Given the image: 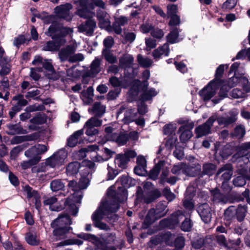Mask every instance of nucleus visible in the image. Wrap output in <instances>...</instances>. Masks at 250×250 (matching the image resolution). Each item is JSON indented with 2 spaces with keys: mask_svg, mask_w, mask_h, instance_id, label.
Masks as SVG:
<instances>
[{
  "mask_svg": "<svg viewBox=\"0 0 250 250\" xmlns=\"http://www.w3.org/2000/svg\"><path fill=\"white\" fill-rule=\"evenodd\" d=\"M241 85L243 87V92L246 94L250 93V83L249 82L248 79L244 76L241 79Z\"/></svg>",
  "mask_w": 250,
  "mask_h": 250,
  "instance_id": "53",
  "label": "nucleus"
},
{
  "mask_svg": "<svg viewBox=\"0 0 250 250\" xmlns=\"http://www.w3.org/2000/svg\"><path fill=\"white\" fill-rule=\"evenodd\" d=\"M166 205L164 203H159L157 206L156 209H155V212L157 217H162L164 216L167 213L166 211Z\"/></svg>",
  "mask_w": 250,
  "mask_h": 250,
  "instance_id": "45",
  "label": "nucleus"
},
{
  "mask_svg": "<svg viewBox=\"0 0 250 250\" xmlns=\"http://www.w3.org/2000/svg\"><path fill=\"white\" fill-rule=\"evenodd\" d=\"M42 71V67H37L36 68H31L30 69V76L35 81H37L40 78V75L37 72H40Z\"/></svg>",
  "mask_w": 250,
  "mask_h": 250,
  "instance_id": "61",
  "label": "nucleus"
},
{
  "mask_svg": "<svg viewBox=\"0 0 250 250\" xmlns=\"http://www.w3.org/2000/svg\"><path fill=\"white\" fill-rule=\"evenodd\" d=\"M192 170V168L181 163L174 165L171 169V172L173 174L176 175L184 174L190 176H194V174L193 173Z\"/></svg>",
  "mask_w": 250,
  "mask_h": 250,
  "instance_id": "17",
  "label": "nucleus"
},
{
  "mask_svg": "<svg viewBox=\"0 0 250 250\" xmlns=\"http://www.w3.org/2000/svg\"><path fill=\"white\" fill-rule=\"evenodd\" d=\"M215 166L211 164H207L203 166V172L206 174H212L215 171Z\"/></svg>",
  "mask_w": 250,
  "mask_h": 250,
  "instance_id": "55",
  "label": "nucleus"
},
{
  "mask_svg": "<svg viewBox=\"0 0 250 250\" xmlns=\"http://www.w3.org/2000/svg\"><path fill=\"white\" fill-rule=\"evenodd\" d=\"M242 77H244V76H238L235 73L234 76L229 80L228 82V85H224L221 87L219 94V96L222 98L226 97L229 88L237 85L238 84H241V79Z\"/></svg>",
  "mask_w": 250,
  "mask_h": 250,
  "instance_id": "6",
  "label": "nucleus"
},
{
  "mask_svg": "<svg viewBox=\"0 0 250 250\" xmlns=\"http://www.w3.org/2000/svg\"><path fill=\"white\" fill-rule=\"evenodd\" d=\"M161 195L160 191L157 189L151 190L144 197V202L146 203H149L153 202L155 199L159 197Z\"/></svg>",
  "mask_w": 250,
  "mask_h": 250,
  "instance_id": "34",
  "label": "nucleus"
},
{
  "mask_svg": "<svg viewBox=\"0 0 250 250\" xmlns=\"http://www.w3.org/2000/svg\"><path fill=\"white\" fill-rule=\"evenodd\" d=\"M9 129L8 134L14 135L16 134H24L25 130L18 125H7Z\"/></svg>",
  "mask_w": 250,
  "mask_h": 250,
  "instance_id": "37",
  "label": "nucleus"
},
{
  "mask_svg": "<svg viewBox=\"0 0 250 250\" xmlns=\"http://www.w3.org/2000/svg\"><path fill=\"white\" fill-rule=\"evenodd\" d=\"M43 204L44 205L49 206L51 210L59 211L62 208L59 206L57 199L54 196L45 198Z\"/></svg>",
  "mask_w": 250,
  "mask_h": 250,
  "instance_id": "23",
  "label": "nucleus"
},
{
  "mask_svg": "<svg viewBox=\"0 0 250 250\" xmlns=\"http://www.w3.org/2000/svg\"><path fill=\"white\" fill-rule=\"evenodd\" d=\"M213 200L216 203H224L226 201V198L220 192H215L213 195Z\"/></svg>",
  "mask_w": 250,
  "mask_h": 250,
  "instance_id": "64",
  "label": "nucleus"
},
{
  "mask_svg": "<svg viewBox=\"0 0 250 250\" xmlns=\"http://www.w3.org/2000/svg\"><path fill=\"white\" fill-rule=\"evenodd\" d=\"M193 127V125L192 123L186 125L181 126L179 131L181 132L180 135V140L182 142H186L192 136V134L191 129Z\"/></svg>",
  "mask_w": 250,
  "mask_h": 250,
  "instance_id": "18",
  "label": "nucleus"
},
{
  "mask_svg": "<svg viewBox=\"0 0 250 250\" xmlns=\"http://www.w3.org/2000/svg\"><path fill=\"white\" fill-rule=\"evenodd\" d=\"M96 26V22L92 20H87L85 23L82 24L79 27L80 32H85L87 34H91Z\"/></svg>",
  "mask_w": 250,
  "mask_h": 250,
  "instance_id": "22",
  "label": "nucleus"
},
{
  "mask_svg": "<svg viewBox=\"0 0 250 250\" xmlns=\"http://www.w3.org/2000/svg\"><path fill=\"white\" fill-rule=\"evenodd\" d=\"M71 223L72 221L67 215H60L51 223V227L54 229L53 234L57 239L65 238V234L72 229L68 226Z\"/></svg>",
  "mask_w": 250,
  "mask_h": 250,
  "instance_id": "2",
  "label": "nucleus"
},
{
  "mask_svg": "<svg viewBox=\"0 0 250 250\" xmlns=\"http://www.w3.org/2000/svg\"><path fill=\"white\" fill-rule=\"evenodd\" d=\"M159 218H160V217H157L155 209L151 208L149 210L146 217L145 222L146 224L149 225L155 222Z\"/></svg>",
  "mask_w": 250,
  "mask_h": 250,
  "instance_id": "39",
  "label": "nucleus"
},
{
  "mask_svg": "<svg viewBox=\"0 0 250 250\" xmlns=\"http://www.w3.org/2000/svg\"><path fill=\"white\" fill-rule=\"evenodd\" d=\"M169 53L168 45L164 44L162 46L158 47L152 52V56L155 59H159L163 55L167 56Z\"/></svg>",
  "mask_w": 250,
  "mask_h": 250,
  "instance_id": "25",
  "label": "nucleus"
},
{
  "mask_svg": "<svg viewBox=\"0 0 250 250\" xmlns=\"http://www.w3.org/2000/svg\"><path fill=\"white\" fill-rule=\"evenodd\" d=\"M72 8L71 4L66 3L57 6L55 8L56 14L60 18H63L66 21H70L73 17L72 14L70 13V10Z\"/></svg>",
  "mask_w": 250,
  "mask_h": 250,
  "instance_id": "9",
  "label": "nucleus"
},
{
  "mask_svg": "<svg viewBox=\"0 0 250 250\" xmlns=\"http://www.w3.org/2000/svg\"><path fill=\"white\" fill-rule=\"evenodd\" d=\"M13 100L17 101L16 105H18L21 109L27 104V101L23 99V96L22 95H18L14 97Z\"/></svg>",
  "mask_w": 250,
  "mask_h": 250,
  "instance_id": "51",
  "label": "nucleus"
},
{
  "mask_svg": "<svg viewBox=\"0 0 250 250\" xmlns=\"http://www.w3.org/2000/svg\"><path fill=\"white\" fill-rule=\"evenodd\" d=\"M83 130L82 129L79 130L75 132L68 139V145L70 147L75 146L78 142V139L83 134Z\"/></svg>",
  "mask_w": 250,
  "mask_h": 250,
  "instance_id": "30",
  "label": "nucleus"
},
{
  "mask_svg": "<svg viewBox=\"0 0 250 250\" xmlns=\"http://www.w3.org/2000/svg\"><path fill=\"white\" fill-rule=\"evenodd\" d=\"M192 227V224L190 220L188 218H185L184 222L181 225V229L185 231H188L190 230Z\"/></svg>",
  "mask_w": 250,
  "mask_h": 250,
  "instance_id": "59",
  "label": "nucleus"
},
{
  "mask_svg": "<svg viewBox=\"0 0 250 250\" xmlns=\"http://www.w3.org/2000/svg\"><path fill=\"white\" fill-rule=\"evenodd\" d=\"M136 117L137 113L135 112V110L129 108L125 110V117L122 121L125 124H128L134 121Z\"/></svg>",
  "mask_w": 250,
  "mask_h": 250,
  "instance_id": "29",
  "label": "nucleus"
},
{
  "mask_svg": "<svg viewBox=\"0 0 250 250\" xmlns=\"http://www.w3.org/2000/svg\"><path fill=\"white\" fill-rule=\"evenodd\" d=\"M86 125L92 126V127L99 126L102 125V120L97 119L96 117H93L89 119L85 124Z\"/></svg>",
  "mask_w": 250,
  "mask_h": 250,
  "instance_id": "54",
  "label": "nucleus"
},
{
  "mask_svg": "<svg viewBox=\"0 0 250 250\" xmlns=\"http://www.w3.org/2000/svg\"><path fill=\"white\" fill-rule=\"evenodd\" d=\"M238 114L237 111H232L230 112V116L228 118L220 117L217 119V122L220 125H227L235 122L237 120V116Z\"/></svg>",
  "mask_w": 250,
  "mask_h": 250,
  "instance_id": "21",
  "label": "nucleus"
},
{
  "mask_svg": "<svg viewBox=\"0 0 250 250\" xmlns=\"http://www.w3.org/2000/svg\"><path fill=\"white\" fill-rule=\"evenodd\" d=\"M82 99L85 104H88L92 103L94 96V89L92 86L87 88L82 93Z\"/></svg>",
  "mask_w": 250,
  "mask_h": 250,
  "instance_id": "27",
  "label": "nucleus"
},
{
  "mask_svg": "<svg viewBox=\"0 0 250 250\" xmlns=\"http://www.w3.org/2000/svg\"><path fill=\"white\" fill-rule=\"evenodd\" d=\"M84 128L85 129V133L88 136H93L98 134V130L92 126L86 125H84Z\"/></svg>",
  "mask_w": 250,
  "mask_h": 250,
  "instance_id": "62",
  "label": "nucleus"
},
{
  "mask_svg": "<svg viewBox=\"0 0 250 250\" xmlns=\"http://www.w3.org/2000/svg\"><path fill=\"white\" fill-rule=\"evenodd\" d=\"M118 208L119 205L115 202L113 203H110L108 201L103 202L92 216V219L95 226L101 229L107 230L108 227L105 224L101 222V220L109 212L116 211Z\"/></svg>",
  "mask_w": 250,
  "mask_h": 250,
  "instance_id": "1",
  "label": "nucleus"
},
{
  "mask_svg": "<svg viewBox=\"0 0 250 250\" xmlns=\"http://www.w3.org/2000/svg\"><path fill=\"white\" fill-rule=\"evenodd\" d=\"M185 216L181 211H178L172 214L170 218V223L175 225L179 223V222L184 219Z\"/></svg>",
  "mask_w": 250,
  "mask_h": 250,
  "instance_id": "46",
  "label": "nucleus"
},
{
  "mask_svg": "<svg viewBox=\"0 0 250 250\" xmlns=\"http://www.w3.org/2000/svg\"><path fill=\"white\" fill-rule=\"evenodd\" d=\"M247 212V207L245 206L239 205L235 209V213L238 221H242L245 217Z\"/></svg>",
  "mask_w": 250,
  "mask_h": 250,
  "instance_id": "41",
  "label": "nucleus"
},
{
  "mask_svg": "<svg viewBox=\"0 0 250 250\" xmlns=\"http://www.w3.org/2000/svg\"><path fill=\"white\" fill-rule=\"evenodd\" d=\"M79 238L85 240L91 241L93 243L98 245L99 242V239L95 235L88 233H81L78 235Z\"/></svg>",
  "mask_w": 250,
  "mask_h": 250,
  "instance_id": "44",
  "label": "nucleus"
},
{
  "mask_svg": "<svg viewBox=\"0 0 250 250\" xmlns=\"http://www.w3.org/2000/svg\"><path fill=\"white\" fill-rule=\"evenodd\" d=\"M250 149V142H246L242 144L241 145L236 147V150L237 153L233 155V159H237L238 162H240L241 160L244 161L246 163H248L250 159V152L248 153L247 156H243L244 151Z\"/></svg>",
  "mask_w": 250,
  "mask_h": 250,
  "instance_id": "10",
  "label": "nucleus"
},
{
  "mask_svg": "<svg viewBox=\"0 0 250 250\" xmlns=\"http://www.w3.org/2000/svg\"><path fill=\"white\" fill-rule=\"evenodd\" d=\"M98 148V147L96 145L89 146L87 147L83 148L79 151L76 153V157L79 159H83L87 155L97 150Z\"/></svg>",
  "mask_w": 250,
  "mask_h": 250,
  "instance_id": "26",
  "label": "nucleus"
},
{
  "mask_svg": "<svg viewBox=\"0 0 250 250\" xmlns=\"http://www.w3.org/2000/svg\"><path fill=\"white\" fill-rule=\"evenodd\" d=\"M89 183L88 178L85 176L82 177L78 183V188L80 190L84 189L88 187Z\"/></svg>",
  "mask_w": 250,
  "mask_h": 250,
  "instance_id": "60",
  "label": "nucleus"
},
{
  "mask_svg": "<svg viewBox=\"0 0 250 250\" xmlns=\"http://www.w3.org/2000/svg\"><path fill=\"white\" fill-rule=\"evenodd\" d=\"M232 153V150L229 146H226L220 152L221 155L223 158H226Z\"/></svg>",
  "mask_w": 250,
  "mask_h": 250,
  "instance_id": "63",
  "label": "nucleus"
},
{
  "mask_svg": "<svg viewBox=\"0 0 250 250\" xmlns=\"http://www.w3.org/2000/svg\"><path fill=\"white\" fill-rule=\"evenodd\" d=\"M36 150V147H35V146H32L25 151L24 155L26 157L30 158V159H35L38 158L39 162L41 157L38 155Z\"/></svg>",
  "mask_w": 250,
  "mask_h": 250,
  "instance_id": "42",
  "label": "nucleus"
},
{
  "mask_svg": "<svg viewBox=\"0 0 250 250\" xmlns=\"http://www.w3.org/2000/svg\"><path fill=\"white\" fill-rule=\"evenodd\" d=\"M38 162L39 159L38 158L35 159H30L28 161L22 162L21 164V166L23 169H26L29 168L32 166L36 165Z\"/></svg>",
  "mask_w": 250,
  "mask_h": 250,
  "instance_id": "48",
  "label": "nucleus"
},
{
  "mask_svg": "<svg viewBox=\"0 0 250 250\" xmlns=\"http://www.w3.org/2000/svg\"><path fill=\"white\" fill-rule=\"evenodd\" d=\"M101 60L98 58H96L92 62L91 64L90 73L92 75H95L98 73L100 71V64Z\"/></svg>",
  "mask_w": 250,
  "mask_h": 250,
  "instance_id": "40",
  "label": "nucleus"
},
{
  "mask_svg": "<svg viewBox=\"0 0 250 250\" xmlns=\"http://www.w3.org/2000/svg\"><path fill=\"white\" fill-rule=\"evenodd\" d=\"M222 174L221 178L223 180L222 186L227 184L228 181L231 177L232 175V167L231 165L226 164L221 167L217 172V175Z\"/></svg>",
  "mask_w": 250,
  "mask_h": 250,
  "instance_id": "14",
  "label": "nucleus"
},
{
  "mask_svg": "<svg viewBox=\"0 0 250 250\" xmlns=\"http://www.w3.org/2000/svg\"><path fill=\"white\" fill-rule=\"evenodd\" d=\"M77 46V43L75 42H74L72 44L62 48L59 52V57L61 61H69L70 56H71V55L74 53Z\"/></svg>",
  "mask_w": 250,
  "mask_h": 250,
  "instance_id": "11",
  "label": "nucleus"
},
{
  "mask_svg": "<svg viewBox=\"0 0 250 250\" xmlns=\"http://www.w3.org/2000/svg\"><path fill=\"white\" fill-rule=\"evenodd\" d=\"M230 95L234 99H241L246 98L247 95L241 89L234 88L230 93Z\"/></svg>",
  "mask_w": 250,
  "mask_h": 250,
  "instance_id": "47",
  "label": "nucleus"
},
{
  "mask_svg": "<svg viewBox=\"0 0 250 250\" xmlns=\"http://www.w3.org/2000/svg\"><path fill=\"white\" fill-rule=\"evenodd\" d=\"M134 58L133 56L130 54H124L120 59V65L123 67H130L133 64Z\"/></svg>",
  "mask_w": 250,
  "mask_h": 250,
  "instance_id": "28",
  "label": "nucleus"
},
{
  "mask_svg": "<svg viewBox=\"0 0 250 250\" xmlns=\"http://www.w3.org/2000/svg\"><path fill=\"white\" fill-rule=\"evenodd\" d=\"M83 243L82 240L79 239H72L62 242L57 244V247H60L62 246H66L69 245H78L79 246L81 245Z\"/></svg>",
  "mask_w": 250,
  "mask_h": 250,
  "instance_id": "52",
  "label": "nucleus"
},
{
  "mask_svg": "<svg viewBox=\"0 0 250 250\" xmlns=\"http://www.w3.org/2000/svg\"><path fill=\"white\" fill-rule=\"evenodd\" d=\"M179 31L177 27H172L169 34L167 36V41L170 43H175L178 42Z\"/></svg>",
  "mask_w": 250,
  "mask_h": 250,
  "instance_id": "33",
  "label": "nucleus"
},
{
  "mask_svg": "<svg viewBox=\"0 0 250 250\" xmlns=\"http://www.w3.org/2000/svg\"><path fill=\"white\" fill-rule=\"evenodd\" d=\"M216 120L214 117H211L208 119V121L202 125L198 126L196 129L197 137L198 138L208 134L210 132V126Z\"/></svg>",
  "mask_w": 250,
  "mask_h": 250,
  "instance_id": "16",
  "label": "nucleus"
},
{
  "mask_svg": "<svg viewBox=\"0 0 250 250\" xmlns=\"http://www.w3.org/2000/svg\"><path fill=\"white\" fill-rule=\"evenodd\" d=\"M1 66V69L0 71V75L1 76L8 74L10 71V65L8 64V60L6 61H3L1 64H0Z\"/></svg>",
  "mask_w": 250,
  "mask_h": 250,
  "instance_id": "50",
  "label": "nucleus"
},
{
  "mask_svg": "<svg viewBox=\"0 0 250 250\" xmlns=\"http://www.w3.org/2000/svg\"><path fill=\"white\" fill-rule=\"evenodd\" d=\"M67 156V152L64 149H61L48 159L46 163L52 167H58L64 162Z\"/></svg>",
  "mask_w": 250,
  "mask_h": 250,
  "instance_id": "5",
  "label": "nucleus"
},
{
  "mask_svg": "<svg viewBox=\"0 0 250 250\" xmlns=\"http://www.w3.org/2000/svg\"><path fill=\"white\" fill-rule=\"evenodd\" d=\"M176 128L175 124H169L166 125L164 127V132L165 134L170 135L176 130Z\"/></svg>",
  "mask_w": 250,
  "mask_h": 250,
  "instance_id": "58",
  "label": "nucleus"
},
{
  "mask_svg": "<svg viewBox=\"0 0 250 250\" xmlns=\"http://www.w3.org/2000/svg\"><path fill=\"white\" fill-rule=\"evenodd\" d=\"M54 41L47 42L43 46V50L48 51H55L59 49L61 45L66 42V40L63 37L55 38L52 37Z\"/></svg>",
  "mask_w": 250,
  "mask_h": 250,
  "instance_id": "12",
  "label": "nucleus"
},
{
  "mask_svg": "<svg viewBox=\"0 0 250 250\" xmlns=\"http://www.w3.org/2000/svg\"><path fill=\"white\" fill-rule=\"evenodd\" d=\"M128 159L123 154H118L115 159V164L116 166L121 168H125L128 162Z\"/></svg>",
  "mask_w": 250,
  "mask_h": 250,
  "instance_id": "32",
  "label": "nucleus"
},
{
  "mask_svg": "<svg viewBox=\"0 0 250 250\" xmlns=\"http://www.w3.org/2000/svg\"><path fill=\"white\" fill-rule=\"evenodd\" d=\"M106 133V137L108 140L115 141L119 145H125L128 140L127 134H119L111 127L109 126L105 128Z\"/></svg>",
  "mask_w": 250,
  "mask_h": 250,
  "instance_id": "3",
  "label": "nucleus"
},
{
  "mask_svg": "<svg viewBox=\"0 0 250 250\" xmlns=\"http://www.w3.org/2000/svg\"><path fill=\"white\" fill-rule=\"evenodd\" d=\"M148 82L147 81H145L141 84L143 93L141 94V100L145 102L147 100H151L153 97L155 96L157 94V92L154 88L147 89Z\"/></svg>",
  "mask_w": 250,
  "mask_h": 250,
  "instance_id": "13",
  "label": "nucleus"
},
{
  "mask_svg": "<svg viewBox=\"0 0 250 250\" xmlns=\"http://www.w3.org/2000/svg\"><path fill=\"white\" fill-rule=\"evenodd\" d=\"M103 55L104 56L107 61L110 63H114L117 62V59L114 57L110 52L106 49L103 50Z\"/></svg>",
  "mask_w": 250,
  "mask_h": 250,
  "instance_id": "49",
  "label": "nucleus"
},
{
  "mask_svg": "<svg viewBox=\"0 0 250 250\" xmlns=\"http://www.w3.org/2000/svg\"><path fill=\"white\" fill-rule=\"evenodd\" d=\"M106 107L100 102H96L94 103L92 111L96 117H101L105 112Z\"/></svg>",
  "mask_w": 250,
  "mask_h": 250,
  "instance_id": "31",
  "label": "nucleus"
},
{
  "mask_svg": "<svg viewBox=\"0 0 250 250\" xmlns=\"http://www.w3.org/2000/svg\"><path fill=\"white\" fill-rule=\"evenodd\" d=\"M218 81H213L202 90L200 91V95L201 98L205 101L210 100L215 94L218 88Z\"/></svg>",
  "mask_w": 250,
  "mask_h": 250,
  "instance_id": "4",
  "label": "nucleus"
},
{
  "mask_svg": "<svg viewBox=\"0 0 250 250\" xmlns=\"http://www.w3.org/2000/svg\"><path fill=\"white\" fill-rule=\"evenodd\" d=\"M87 167L88 168H92L94 167V164L91 161H83L82 162V166H81L80 164L77 162H74L70 163L66 168V173L68 175H74L79 171L80 168H84V167Z\"/></svg>",
  "mask_w": 250,
  "mask_h": 250,
  "instance_id": "8",
  "label": "nucleus"
},
{
  "mask_svg": "<svg viewBox=\"0 0 250 250\" xmlns=\"http://www.w3.org/2000/svg\"><path fill=\"white\" fill-rule=\"evenodd\" d=\"M197 211L202 220L207 223L210 221L211 213L210 208L207 204H203L198 207Z\"/></svg>",
  "mask_w": 250,
  "mask_h": 250,
  "instance_id": "15",
  "label": "nucleus"
},
{
  "mask_svg": "<svg viewBox=\"0 0 250 250\" xmlns=\"http://www.w3.org/2000/svg\"><path fill=\"white\" fill-rule=\"evenodd\" d=\"M137 59L139 64L143 67H149L153 63V61L151 59L143 57L140 54L137 55Z\"/></svg>",
  "mask_w": 250,
  "mask_h": 250,
  "instance_id": "36",
  "label": "nucleus"
},
{
  "mask_svg": "<svg viewBox=\"0 0 250 250\" xmlns=\"http://www.w3.org/2000/svg\"><path fill=\"white\" fill-rule=\"evenodd\" d=\"M164 166V162L162 161L160 162L156 165L153 168L150 170L149 173V177L153 180L157 179L161 169Z\"/></svg>",
  "mask_w": 250,
  "mask_h": 250,
  "instance_id": "38",
  "label": "nucleus"
},
{
  "mask_svg": "<svg viewBox=\"0 0 250 250\" xmlns=\"http://www.w3.org/2000/svg\"><path fill=\"white\" fill-rule=\"evenodd\" d=\"M97 17L99 21V26L101 28H107L110 25L109 15L103 10L97 13Z\"/></svg>",
  "mask_w": 250,
  "mask_h": 250,
  "instance_id": "19",
  "label": "nucleus"
},
{
  "mask_svg": "<svg viewBox=\"0 0 250 250\" xmlns=\"http://www.w3.org/2000/svg\"><path fill=\"white\" fill-rule=\"evenodd\" d=\"M245 134V129L243 126H237L234 130V135L238 138H242Z\"/></svg>",
  "mask_w": 250,
  "mask_h": 250,
  "instance_id": "57",
  "label": "nucleus"
},
{
  "mask_svg": "<svg viewBox=\"0 0 250 250\" xmlns=\"http://www.w3.org/2000/svg\"><path fill=\"white\" fill-rule=\"evenodd\" d=\"M128 22L127 18L124 16H120L115 18V21L113 24V28L114 32L117 34H120L122 33L121 26H124Z\"/></svg>",
  "mask_w": 250,
  "mask_h": 250,
  "instance_id": "20",
  "label": "nucleus"
},
{
  "mask_svg": "<svg viewBox=\"0 0 250 250\" xmlns=\"http://www.w3.org/2000/svg\"><path fill=\"white\" fill-rule=\"evenodd\" d=\"M68 186L75 191L74 193V201L76 203H80L83 197V195L82 192L80 191V189H79L78 184H77L75 181L72 180L69 182Z\"/></svg>",
  "mask_w": 250,
  "mask_h": 250,
  "instance_id": "24",
  "label": "nucleus"
},
{
  "mask_svg": "<svg viewBox=\"0 0 250 250\" xmlns=\"http://www.w3.org/2000/svg\"><path fill=\"white\" fill-rule=\"evenodd\" d=\"M89 0H79L78 1L77 3L79 4V6L78 8L76 14L82 18H92L94 14L88 9L89 7Z\"/></svg>",
  "mask_w": 250,
  "mask_h": 250,
  "instance_id": "7",
  "label": "nucleus"
},
{
  "mask_svg": "<svg viewBox=\"0 0 250 250\" xmlns=\"http://www.w3.org/2000/svg\"><path fill=\"white\" fill-rule=\"evenodd\" d=\"M50 188L53 191H57L62 189L64 187V184L61 180L57 179L52 181L50 183Z\"/></svg>",
  "mask_w": 250,
  "mask_h": 250,
  "instance_id": "43",
  "label": "nucleus"
},
{
  "mask_svg": "<svg viewBox=\"0 0 250 250\" xmlns=\"http://www.w3.org/2000/svg\"><path fill=\"white\" fill-rule=\"evenodd\" d=\"M25 240L28 244L32 246H37L40 243V240L37 238L35 233H27L25 236Z\"/></svg>",
  "mask_w": 250,
  "mask_h": 250,
  "instance_id": "35",
  "label": "nucleus"
},
{
  "mask_svg": "<svg viewBox=\"0 0 250 250\" xmlns=\"http://www.w3.org/2000/svg\"><path fill=\"white\" fill-rule=\"evenodd\" d=\"M100 238L105 243H111L115 240V235L113 233H107L106 235H101Z\"/></svg>",
  "mask_w": 250,
  "mask_h": 250,
  "instance_id": "56",
  "label": "nucleus"
}]
</instances>
